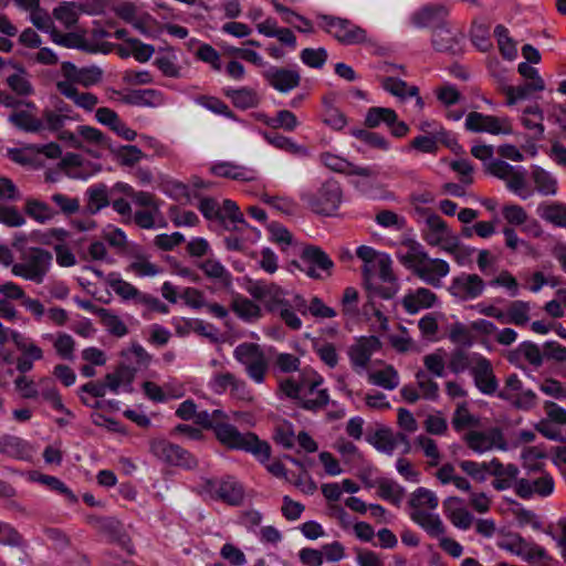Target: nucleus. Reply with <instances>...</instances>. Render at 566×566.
Here are the masks:
<instances>
[{
  "label": "nucleus",
  "instance_id": "f257e3e1",
  "mask_svg": "<svg viewBox=\"0 0 566 566\" xmlns=\"http://www.w3.org/2000/svg\"><path fill=\"white\" fill-rule=\"evenodd\" d=\"M195 422L214 433L217 441L229 450H240L251 453L264 464L271 458V446L261 440L254 432H240L229 422V416L221 409L197 411Z\"/></svg>",
  "mask_w": 566,
  "mask_h": 566
},
{
  "label": "nucleus",
  "instance_id": "f03ea898",
  "mask_svg": "<svg viewBox=\"0 0 566 566\" xmlns=\"http://www.w3.org/2000/svg\"><path fill=\"white\" fill-rule=\"evenodd\" d=\"M322 384L321 375L313 373V378L310 379L303 373L300 380L286 378L280 381V390L302 409L317 412L329 402L328 390L319 388Z\"/></svg>",
  "mask_w": 566,
  "mask_h": 566
},
{
  "label": "nucleus",
  "instance_id": "7ed1b4c3",
  "mask_svg": "<svg viewBox=\"0 0 566 566\" xmlns=\"http://www.w3.org/2000/svg\"><path fill=\"white\" fill-rule=\"evenodd\" d=\"M52 260V253L43 248H23L19 262L12 265L11 272L15 276L41 284L51 269Z\"/></svg>",
  "mask_w": 566,
  "mask_h": 566
},
{
  "label": "nucleus",
  "instance_id": "20e7f679",
  "mask_svg": "<svg viewBox=\"0 0 566 566\" xmlns=\"http://www.w3.org/2000/svg\"><path fill=\"white\" fill-rule=\"evenodd\" d=\"M301 200L314 212L322 216H333L343 200L340 184L331 178L324 181L316 191H304Z\"/></svg>",
  "mask_w": 566,
  "mask_h": 566
},
{
  "label": "nucleus",
  "instance_id": "39448f33",
  "mask_svg": "<svg viewBox=\"0 0 566 566\" xmlns=\"http://www.w3.org/2000/svg\"><path fill=\"white\" fill-rule=\"evenodd\" d=\"M319 28L343 45H357L368 42L367 31L353 21L335 15H318Z\"/></svg>",
  "mask_w": 566,
  "mask_h": 566
},
{
  "label": "nucleus",
  "instance_id": "423d86ee",
  "mask_svg": "<svg viewBox=\"0 0 566 566\" xmlns=\"http://www.w3.org/2000/svg\"><path fill=\"white\" fill-rule=\"evenodd\" d=\"M234 358L245 367L248 376L256 384H262L269 368V361L260 345L242 343L233 350Z\"/></svg>",
  "mask_w": 566,
  "mask_h": 566
},
{
  "label": "nucleus",
  "instance_id": "0eeeda50",
  "mask_svg": "<svg viewBox=\"0 0 566 566\" xmlns=\"http://www.w3.org/2000/svg\"><path fill=\"white\" fill-rule=\"evenodd\" d=\"M554 488L553 476L541 471V465L536 464L531 468L528 476L516 481L515 494L523 500H530L533 496L547 497L553 494Z\"/></svg>",
  "mask_w": 566,
  "mask_h": 566
},
{
  "label": "nucleus",
  "instance_id": "6e6552de",
  "mask_svg": "<svg viewBox=\"0 0 566 566\" xmlns=\"http://www.w3.org/2000/svg\"><path fill=\"white\" fill-rule=\"evenodd\" d=\"M150 452L160 461L182 469L197 468V459L186 449L166 439H155L150 442Z\"/></svg>",
  "mask_w": 566,
  "mask_h": 566
},
{
  "label": "nucleus",
  "instance_id": "1a4fd4ad",
  "mask_svg": "<svg viewBox=\"0 0 566 566\" xmlns=\"http://www.w3.org/2000/svg\"><path fill=\"white\" fill-rule=\"evenodd\" d=\"M465 129L473 133H489L492 135H511L512 122L507 116L497 117L479 112H471L465 118Z\"/></svg>",
  "mask_w": 566,
  "mask_h": 566
},
{
  "label": "nucleus",
  "instance_id": "9d476101",
  "mask_svg": "<svg viewBox=\"0 0 566 566\" xmlns=\"http://www.w3.org/2000/svg\"><path fill=\"white\" fill-rule=\"evenodd\" d=\"M373 270L378 271V276L380 281L386 283V285L374 284L371 282L370 274L369 280L365 281L367 290H369L370 292L380 296L384 300L392 298L399 290V284L392 271V261L390 256L388 254L379 255L377 259V264L373 268Z\"/></svg>",
  "mask_w": 566,
  "mask_h": 566
},
{
  "label": "nucleus",
  "instance_id": "9b49d317",
  "mask_svg": "<svg viewBox=\"0 0 566 566\" xmlns=\"http://www.w3.org/2000/svg\"><path fill=\"white\" fill-rule=\"evenodd\" d=\"M301 264L298 269L306 273L312 279H322L318 271L325 272L331 275V271L334 268L333 260L316 245H306L301 253Z\"/></svg>",
  "mask_w": 566,
  "mask_h": 566
},
{
  "label": "nucleus",
  "instance_id": "f8f14e48",
  "mask_svg": "<svg viewBox=\"0 0 566 566\" xmlns=\"http://www.w3.org/2000/svg\"><path fill=\"white\" fill-rule=\"evenodd\" d=\"M463 441L476 453H484L494 448L506 450V441L499 428H490L485 431L471 430L463 436Z\"/></svg>",
  "mask_w": 566,
  "mask_h": 566
},
{
  "label": "nucleus",
  "instance_id": "ddd939ff",
  "mask_svg": "<svg viewBox=\"0 0 566 566\" xmlns=\"http://www.w3.org/2000/svg\"><path fill=\"white\" fill-rule=\"evenodd\" d=\"M205 489L212 499L229 505H239L244 497L242 485L233 476H227L220 481L208 480Z\"/></svg>",
  "mask_w": 566,
  "mask_h": 566
},
{
  "label": "nucleus",
  "instance_id": "4468645a",
  "mask_svg": "<svg viewBox=\"0 0 566 566\" xmlns=\"http://www.w3.org/2000/svg\"><path fill=\"white\" fill-rule=\"evenodd\" d=\"M485 283L478 274L461 273L452 279L449 292L460 301L478 298L484 292Z\"/></svg>",
  "mask_w": 566,
  "mask_h": 566
},
{
  "label": "nucleus",
  "instance_id": "2eb2a0df",
  "mask_svg": "<svg viewBox=\"0 0 566 566\" xmlns=\"http://www.w3.org/2000/svg\"><path fill=\"white\" fill-rule=\"evenodd\" d=\"M88 523L105 535L109 542L116 543L122 548L132 553L130 538L118 520L115 517L90 516Z\"/></svg>",
  "mask_w": 566,
  "mask_h": 566
},
{
  "label": "nucleus",
  "instance_id": "dca6fc26",
  "mask_svg": "<svg viewBox=\"0 0 566 566\" xmlns=\"http://www.w3.org/2000/svg\"><path fill=\"white\" fill-rule=\"evenodd\" d=\"M263 77L275 91L286 94L298 87L301 74L296 69L270 66L263 72Z\"/></svg>",
  "mask_w": 566,
  "mask_h": 566
},
{
  "label": "nucleus",
  "instance_id": "f3484780",
  "mask_svg": "<svg viewBox=\"0 0 566 566\" xmlns=\"http://www.w3.org/2000/svg\"><path fill=\"white\" fill-rule=\"evenodd\" d=\"M381 342L377 336H363L348 349L350 364L355 370L367 368L374 353L380 350Z\"/></svg>",
  "mask_w": 566,
  "mask_h": 566
},
{
  "label": "nucleus",
  "instance_id": "a211bd4d",
  "mask_svg": "<svg viewBox=\"0 0 566 566\" xmlns=\"http://www.w3.org/2000/svg\"><path fill=\"white\" fill-rule=\"evenodd\" d=\"M449 8L444 3H429L421 7L410 17L411 23L419 29L437 28L447 24L446 19L449 15Z\"/></svg>",
  "mask_w": 566,
  "mask_h": 566
},
{
  "label": "nucleus",
  "instance_id": "6ab92c4d",
  "mask_svg": "<svg viewBox=\"0 0 566 566\" xmlns=\"http://www.w3.org/2000/svg\"><path fill=\"white\" fill-rule=\"evenodd\" d=\"M321 160L325 167L338 174L359 176L364 178H376L378 176V171L374 167H360L331 153L322 154Z\"/></svg>",
  "mask_w": 566,
  "mask_h": 566
},
{
  "label": "nucleus",
  "instance_id": "aec40b11",
  "mask_svg": "<svg viewBox=\"0 0 566 566\" xmlns=\"http://www.w3.org/2000/svg\"><path fill=\"white\" fill-rule=\"evenodd\" d=\"M450 272V265L442 259H431L427 254V259L417 266L413 274L422 280L424 283L440 287L441 280L447 276Z\"/></svg>",
  "mask_w": 566,
  "mask_h": 566
},
{
  "label": "nucleus",
  "instance_id": "412c9836",
  "mask_svg": "<svg viewBox=\"0 0 566 566\" xmlns=\"http://www.w3.org/2000/svg\"><path fill=\"white\" fill-rule=\"evenodd\" d=\"M249 294L255 300L264 302L271 311L276 305H289L285 301V292L275 283L256 281L248 286Z\"/></svg>",
  "mask_w": 566,
  "mask_h": 566
},
{
  "label": "nucleus",
  "instance_id": "4be33fe9",
  "mask_svg": "<svg viewBox=\"0 0 566 566\" xmlns=\"http://www.w3.org/2000/svg\"><path fill=\"white\" fill-rule=\"evenodd\" d=\"M471 374L475 386L482 394L494 395L497 391L499 382L489 359L479 356L475 365L471 368Z\"/></svg>",
  "mask_w": 566,
  "mask_h": 566
},
{
  "label": "nucleus",
  "instance_id": "5701e85b",
  "mask_svg": "<svg viewBox=\"0 0 566 566\" xmlns=\"http://www.w3.org/2000/svg\"><path fill=\"white\" fill-rule=\"evenodd\" d=\"M437 302L436 293L427 287H418L402 297L401 305L408 314L413 315L422 310L432 308Z\"/></svg>",
  "mask_w": 566,
  "mask_h": 566
},
{
  "label": "nucleus",
  "instance_id": "b1692460",
  "mask_svg": "<svg viewBox=\"0 0 566 566\" xmlns=\"http://www.w3.org/2000/svg\"><path fill=\"white\" fill-rule=\"evenodd\" d=\"M462 39V34L453 31L447 23L438 25L432 30L431 44L438 52L455 54L460 50Z\"/></svg>",
  "mask_w": 566,
  "mask_h": 566
},
{
  "label": "nucleus",
  "instance_id": "393cba45",
  "mask_svg": "<svg viewBox=\"0 0 566 566\" xmlns=\"http://www.w3.org/2000/svg\"><path fill=\"white\" fill-rule=\"evenodd\" d=\"M491 470L490 474L495 479L492 485L497 491H504L511 488L515 489L516 481L520 470L515 464L504 465L499 459L494 458L490 461Z\"/></svg>",
  "mask_w": 566,
  "mask_h": 566
},
{
  "label": "nucleus",
  "instance_id": "a878e982",
  "mask_svg": "<svg viewBox=\"0 0 566 566\" xmlns=\"http://www.w3.org/2000/svg\"><path fill=\"white\" fill-rule=\"evenodd\" d=\"M120 102L126 105L154 108L165 104V96L155 88L130 90L122 95Z\"/></svg>",
  "mask_w": 566,
  "mask_h": 566
},
{
  "label": "nucleus",
  "instance_id": "bb28decb",
  "mask_svg": "<svg viewBox=\"0 0 566 566\" xmlns=\"http://www.w3.org/2000/svg\"><path fill=\"white\" fill-rule=\"evenodd\" d=\"M443 512L450 522L458 528L469 530L473 522V515L464 507L462 499L449 496L443 503Z\"/></svg>",
  "mask_w": 566,
  "mask_h": 566
},
{
  "label": "nucleus",
  "instance_id": "cd10ccee",
  "mask_svg": "<svg viewBox=\"0 0 566 566\" xmlns=\"http://www.w3.org/2000/svg\"><path fill=\"white\" fill-rule=\"evenodd\" d=\"M426 228L422 230L424 241L432 247H438L448 239L451 230L447 222L438 214L430 213L424 220Z\"/></svg>",
  "mask_w": 566,
  "mask_h": 566
},
{
  "label": "nucleus",
  "instance_id": "c85d7f7f",
  "mask_svg": "<svg viewBox=\"0 0 566 566\" xmlns=\"http://www.w3.org/2000/svg\"><path fill=\"white\" fill-rule=\"evenodd\" d=\"M56 90L66 98L74 102V104L85 111H93L97 105L98 98L96 95L90 92H78L74 83L69 81H59L56 83Z\"/></svg>",
  "mask_w": 566,
  "mask_h": 566
},
{
  "label": "nucleus",
  "instance_id": "c756f323",
  "mask_svg": "<svg viewBox=\"0 0 566 566\" xmlns=\"http://www.w3.org/2000/svg\"><path fill=\"white\" fill-rule=\"evenodd\" d=\"M85 200L86 203L83 212L87 216L98 213L102 209L111 205L107 186L99 182L88 187L85 191Z\"/></svg>",
  "mask_w": 566,
  "mask_h": 566
},
{
  "label": "nucleus",
  "instance_id": "7c9ffc66",
  "mask_svg": "<svg viewBox=\"0 0 566 566\" xmlns=\"http://www.w3.org/2000/svg\"><path fill=\"white\" fill-rule=\"evenodd\" d=\"M401 245L406 251L399 249L396 253L397 259L405 268L411 270L413 273L417 266L427 259L428 253L419 242L412 239L405 240Z\"/></svg>",
  "mask_w": 566,
  "mask_h": 566
},
{
  "label": "nucleus",
  "instance_id": "2f4dec72",
  "mask_svg": "<svg viewBox=\"0 0 566 566\" xmlns=\"http://www.w3.org/2000/svg\"><path fill=\"white\" fill-rule=\"evenodd\" d=\"M214 176L229 178L238 181H253L256 179V171L230 161L217 163L211 167Z\"/></svg>",
  "mask_w": 566,
  "mask_h": 566
},
{
  "label": "nucleus",
  "instance_id": "473e14b6",
  "mask_svg": "<svg viewBox=\"0 0 566 566\" xmlns=\"http://www.w3.org/2000/svg\"><path fill=\"white\" fill-rule=\"evenodd\" d=\"M35 108H27L13 111L9 117L8 122L13 125L19 130L25 133H41L43 130L42 119L36 117Z\"/></svg>",
  "mask_w": 566,
  "mask_h": 566
},
{
  "label": "nucleus",
  "instance_id": "72a5a7b5",
  "mask_svg": "<svg viewBox=\"0 0 566 566\" xmlns=\"http://www.w3.org/2000/svg\"><path fill=\"white\" fill-rule=\"evenodd\" d=\"M381 86L385 91L400 98L401 101L408 97H416L417 106L419 108L423 107V101L419 96V88L417 86H410L407 84V82L394 76L382 78Z\"/></svg>",
  "mask_w": 566,
  "mask_h": 566
},
{
  "label": "nucleus",
  "instance_id": "f704fd0d",
  "mask_svg": "<svg viewBox=\"0 0 566 566\" xmlns=\"http://www.w3.org/2000/svg\"><path fill=\"white\" fill-rule=\"evenodd\" d=\"M368 441L379 451L392 454L394 450L399 446V441L407 443V434L403 432L394 433L390 429H378Z\"/></svg>",
  "mask_w": 566,
  "mask_h": 566
},
{
  "label": "nucleus",
  "instance_id": "c9c22d12",
  "mask_svg": "<svg viewBox=\"0 0 566 566\" xmlns=\"http://www.w3.org/2000/svg\"><path fill=\"white\" fill-rule=\"evenodd\" d=\"M410 518L431 537H439L446 533V526L436 513L429 511L410 512Z\"/></svg>",
  "mask_w": 566,
  "mask_h": 566
},
{
  "label": "nucleus",
  "instance_id": "e433bc0d",
  "mask_svg": "<svg viewBox=\"0 0 566 566\" xmlns=\"http://www.w3.org/2000/svg\"><path fill=\"white\" fill-rule=\"evenodd\" d=\"M223 93L231 99L232 104L240 109L254 108L260 103V96L256 91L250 87H241L238 90L226 88Z\"/></svg>",
  "mask_w": 566,
  "mask_h": 566
},
{
  "label": "nucleus",
  "instance_id": "4c0bfd02",
  "mask_svg": "<svg viewBox=\"0 0 566 566\" xmlns=\"http://www.w3.org/2000/svg\"><path fill=\"white\" fill-rule=\"evenodd\" d=\"M231 310L244 322L252 323L261 317V307L242 295H235L231 302Z\"/></svg>",
  "mask_w": 566,
  "mask_h": 566
},
{
  "label": "nucleus",
  "instance_id": "58836bf2",
  "mask_svg": "<svg viewBox=\"0 0 566 566\" xmlns=\"http://www.w3.org/2000/svg\"><path fill=\"white\" fill-rule=\"evenodd\" d=\"M6 84L18 97H29L34 94V87L27 71L19 66L17 72L6 78Z\"/></svg>",
  "mask_w": 566,
  "mask_h": 566
},
{
  "label": "nucleus",
  "instance_id": "ea45409f",
  "mask_svg": "<svg viewBox=\"0 0 566 566\" xmlns=\"http://www.w3.org/2000/svg\"><path fill=\"white\" fill-rule=\"evenodd\" d=\"M408 505L412 509L411 512L426 511V509L433 511L439 505V499L431 490L420 486L410 494Z\"/></svg>",
  "mask_w": 566,
  "mask_h": 566
},
{
  "label": "nucleus",
  "instance_id": "a19ab883",
  "mask_svg": "<svg viewBox=\"0 0 566 566\" xmlns=\"http://www.w3.org/2000/svg\"><path fill=\"white\" fill-rule=\"evenodd\" d=\"M272 4L275 11L281 14L285 23L293 25L297 31L303 33L314 32L313 23L305 17L297 14L296 12L281 4L277 1H273Z\"/></svg>",
  "mask_w": 566,
  "mask_h": 566
},
{
  "label": "nucleus",
  "instance_id": "79ce46f5",
  "mask_svg": "<svg viewBox=\"0 0 566 566\" xmlns=\"http://www.w3.org/2000/svg\"><path fill=\"white\" fill-rule=\"evenodd\" d=\"M264 139L275 148L285 150L294 156L305 157L308 155V150L305 146L296 144L291 138L283 136L279 133H263Z\"/></svg>",
  "mask_w": 566,
  "mask_h": 566
},
{
  "label": "nucleus",
  "instance_id": "37998d69",
  "mask_svg": "<svg viewBox=\"0 0 566 566\" xmlns=\"http://www.w3.org/2000/svg\"><path fill=\"white\" fill-rule=\"evenodd\" d=\"M39 386L44 400L50 402L55 410L64 412L70 418H74V413L63 405L62 398L52 379L42 378L39 381Z\"/></svg>",
  "mask_w": 566,
  "mask_h": 566
},
{
  "label": "nucleus",
  "instance_id": "c03bdc74",
  "mask_svg": "<svg viewBox=\"0 0 566 566\" xmlns=\"http://www.w3.org/2000/svg\"><path fill=\"white\" fill-rule=\"evenodd\" d=\"M198 268L207 277L219 281L224 286L231 285L232 276L230 272L218 260L207 259L200 262Z\"/></svg>",
  "mask_w": 566,
  "mask_h": 566
},
{
  "label": "nucleus",
  "instance_id": "a18cd8bd",
  "mask_svg": "<svg viewBox=\"0 0 566 566\" xmlns=\"http://www.w3.org/2000/svg\"><path fill=\"white\" fill-rule=\"evenodd\" d=\"M4 454L19 460H29L32 457V449L27 441L19 437H3Z\"/></svg>",
  "mask_w": 566,
  "mask_h": 566
},
{
  "label": "nucleus",
  "instance_id": "49530a36",
  "mask_svg": "<svg viewBox=\"0 0 566 566\" xmlns=\"http://www.w3.org/2000/svg\"><path fill=\"white\" fill-rule=\"evenodd\" d=\"M368 380L370 384L387 390H394L399 386V375L391 365L386 366V368L381 370L370 373Z\"/></svg>",
  "mask_w": 566,
  "mask_h": 566
},
{
  "label": "nucleus",
  "instance_id": "de8ad7c7",
  "mask_svg": "<svg viewBox=\"0 0 566 566\" xmlns=\"http://www.w3.org/2000/svg\"><path fill=\"white\" fill-rule=\"evenodd\" d=\"M494 36L496 38L502 56L506 60H514L517 55L516 43L510 36L507 28L497 24L494 28Z\"/></svg>",
  "mask_w": 566,
  "mask_h": 566
},
{
  "label": "nucleus",
  "instance_id": "09e8293b",
  "mask_svg": "<svg viewBox=\"0 0 566 566\" xmlns=\"http://www.w3.org/2000/svg\"><path fill=\"white\" fill-rule=\"evenodd\" d=\"M98 317L101 319V323L109 334L116 337H123L128 333V328L124 324V322L117 315L113 314L109 310L101 308L98 311Z\"/></svg>",
  "mask_w": 566,
  "mask_h": 566
},
{
  "label": "nucleus",
  "instance_id": "8fccbe9b",
  "mask_svg": "<svg viewBox=\"0 0 566 566\" xmlns=\"http://www.w3.org/2000/svg\"><path fill=\"white\" fill-rule=\"evenodd\" d=\"M77 4L75 2H62L53 9V18L60 21L66 29L74 27L78 20Z\"/></svg>",
  "mask_w": 566,
  "mask_h": 566
},
{
  "label": "nucleus",
  "instance_id": "3c124183",
  "mask_svg": "<svg viewBox=\"0 0 566 566\" xmlns=\"http://www.w3.org/2000/svg\"><path fill=\"white\" fill-rule=\"evenodd\" d=\"M377 494L382 500L398 506L405 495V489L394 481L380 480Z\"/></svg>",
  "mask_w": 566,
  "mask_h": 566
},
{
  "label": "nucleus",
  "instance_id": "603ef678",
  "mask_svg": "<svg viewBox=\"0 0 566 566\" xmlns=\"http://www.w3.org/2000/svg\"><path fill=\"white\" fill-rule=\"evenodd\" d=\"M395 120V111L388 107H370L365 116V125L368 128H376L381 123L390 124Z\"/></svg>",
  "mask_w": 566,
  "mask_h": 566
},
{
  "label": "nucleus",
  "instance_id": "864d4df0",
  "mask_svg": "<svg viewBox=\"0 0 566 566\" xmlns=\"http://www.w3.org/2000/svg\"><path fill=\"white\" fill-rule=\"evenodd\" d=\"M107 283L112 287V290L123 300H133L136 303L140 294V291L133 284L122 280L120 277L115 276L114 273L109 274Z\"/></svg>",
  "mask_w": 566,
  "mask_h": 566
},
{
  "label": "nucleus",
  "instance_id": "5fc2aeb1",
  "mask_svg": "<svg viewBox=\"0 0 566 566\" xmlns=\"http://www.w3.org/2000/svg\"><path fill=\"white\" fill-rule=\"evenodd\" d=\"M480 424V419L470 413L467 403L459 405L452 417V427L460 432L465 428H473Z\"/></svg>",
  "mask_w": 566,
  "mask_h": 566
},
{
  "label": "nucleus",
  "instance_id": "6e6d98bb",
  "mask_svg": "<svg viewBox=\"0 0 566 566\" xmlns=\"http://www.w3.org/2000/svg\"><path fill=\"white\" fill-rule=\"evenodd\" d=\"M77 134L82 142L84 140L98 147L112 149L111 138L95 127L81 125L77 127Z\"/></svg>",
  "mask_w": 566,
  "mask_h": 566
},
{
  "label": "nucleus",
  "instance_id": "4d7b16f0",
  "mask_svg": "<svg viewBox=\"0 0 566 566\" xmlns=\"http://www.w3.org/2000/svg\"><path fill=\"white\" fill-rule=\"evenodd\" d=\"M533 179L538 192L544 196H554L557 191L556 179L546 170L536 168L533 171Z\"/></svg>",
  "mask_w": 566,
  "mask_h": 566
},
{
  "label": "nucleus",
  "instance_id": "13d9d810",
  "mask_svg": "<svg viewBox=\"0 0 566 566\" xmlns=\"http://www.w3.org/2000/svg\"><path fill=\"white\" fill-rule=\"evenodd\" d=\"M25 213L38 222L44 223L51 220L56 212L45 202L29 199L25 203Z\"/></svg>",
  "mask_w": 566,
  "mask_h": 566
},
{
  "label": "nucleus",
  "instance_id": "bf43d9fd",
  "mask_svg": "<svg viewBox=\"0 0 566 566\" xmlns=\"http://www.w3.org/2000/svg\"><path fill=\"white\" fill-rule=\"evenodd\" d=\"M271 128H283L286 132H293L298 126V120L294 113L287 109H281L275 117L264 122Z\"/></svg>",
  "mask_w": 566,
  "mask_h": 566
},
{
  "label": "nucleus",
  "instance_id": "052dcab7",
  "mask_svg": "<svg viewBox=\"0 0 566 566\" xmlns=\"http://www.w3.org/2000/svg\"><path fill=\"white\" fill-rule=\"evenodd\" d=\"M460 469L476 482H484L490 474V462H475L472 460H462L459 462Z\"/></svg>",
  "mask_w": 566,
  "mask_h": 566
},
{
  "label": "nucleus",
  "instance_id": "680f3d73",
  "mask_svg": "<svg viewBox=\"0 0 566 566\" xmlns=\"http://www.w3.org/2000/svg\"><path fill=\"white\" fill-rule=\"evenodd\" d=\"M111 150L116 155L122 166L132 167L144 157V153L135 145H124Z\"/></svg>",
  "mask_w": 566,
  "mask_h": 566
},
{
  "label": "nucleus",
  "instance_id": "e2e57ef3",
  "mask_svg": "<svg viewBox=\"0 0 566 566\" xmlns=\"http://www.w3.org/2000/svg\"><path fill=\"white\" fill-rule=\"evenodd\" d=\"M328 54L327 51L324 48L318 49H311L306 48L302 50L300 54L301 61L312 69H322L326 61H327Z\"/></svg>",
  "mask_w": 566,
  "mask_h": 566
},
{
  "label": "nucleus",
  "instance_id": "0e129e2a",
  "mask_svg": "<svg viewBox=\"0 0 566 566\" xmlns=\"http://www.w3.org/2000/svg\"><path fill=\"white\" fill-rule=\"evenodd\" d=\"M274 369L283 374H291L300 370L301 360L297 356L290 353H279L273 361Z\"/></svg>",
  "mask_w": 566,
  "mask_h": 566
},
{
  "label": "nucleus",
  "instance_id": "69168bd1",
  "mask_svg": "<svg viewBox=\"0 0 566 566\" xmlns=\"http://www.w3.org/2000/svg\"><path fill=\"white\" fill-rule=\"evenodd\" d=\"M168 216L175 227H195L199 223V218L193 211H181L178 206H170Z\"/></svg>",
  "mask_w": 566,
  "mask_h": 566
},
{
  "label": "nucleus",
  "instance_id": "338daca9",
  "mask_svg": "<svg viewBox=\"0 0 566 566\" xmlns=\"http://www.w3.org/2000/svg\"><path fill=\"white\" fill-rule=\"evenodd\" d=\"M418 388L422 391V397L428 400H437L439 397V386L433 381L426 371L418 370L416 373Z\"/></svg>",
  "mask_w": 566,
  "mask_h": 566
},
{
  "label": "nucleus",
  "instance_id": "774afa93",
  "mask_svg": "<svg viewBox=\"0 0 566 566\" xmlns=\"http://www.w3.org/2000/svg\"><path fill=\"white\" fill-rule=\"evenodd\" d=\"M542 217L559 227L566 226V206L562 203H551L541 207Z\"/></svg>",
  "mask_w": 566,
  "mask_h": 566
}]
</instances>
